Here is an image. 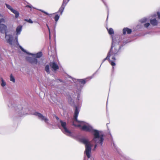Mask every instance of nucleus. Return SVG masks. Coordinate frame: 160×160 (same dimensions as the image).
Wrapping results in <instances>:
<instances>
[{"label":"nucleus","instance_id":"473e14b6","mask_svg":"<svg viewBox=\"0 0 160 160\" xmlns=\"http://www.w3.org/2000/svg\"><path fill=\"white\" fill-rule=\"evenodd\" d=\"M26 7L30 8H32V6L31 5H27Z\"/></svg>","mask_w":160,"mask_h":160},{"label":"nucleus","instance_id":"6ab92c4d","mask_svg":"<svg viewBox=\"0 0 160 160\" xmlns=\"http://www.w3.org/2000/svg\"><path fill=\"white\" fill-rule=\"evenodd\" d=\"M112 147L114 148L117 151V152L120 154V150L118 148L116 147V145H115L114 143H113L112 144Z\"/></svg>","mask_w":160,"mask_h":160},{"label":"nucleus","instance_id":"2f4dec72","mask_svg":"<svg viewBox=\"0 0 160 160\" xmlns=\"http://www.w3.org/2000/svg\"><path fill=\"white\" fill-rule=\"evenodd\" d=\"M157 15L158 17V18L160 19V13L159 12H157Z\"/></svg>","mask_w":160,"mask_h":160},{"label":"nucleus","instance_id":"58836bf2","mask_svg":"<svg viewBox=\"0 0 160 160\" xmlns=\"http://www.w3.org/2000/svg\"><path fill=\"white\" fill-rule=\"evenodd\" d=\"M96 146H97V145H95V147H94V148H96Z\"/></svg>","mask_w":160,"mask_h":160},{"label":"nucleus","instance_id":"9d476101","mask_svg":"<svg viewBox=\"0 0 160 160\" xmlns=\"http://www.w3.org/2000/svg\"><path fill=\"white\" fill-rule=\"evenodd\" d=\"M49 65L54 71H57L59 68V67L57 63L55 62H50Z\"/></svg>","mask_w":160,"mask_h":160},{"label":"nucleus","instance_id":"423d86ee","mask_svg":"<svg viewBox=\"0 0 160 160\" xmlns=\"http://www.w3.org/2000/svg\"><path fill=\"white\" fill-rule=\"evenodd\" d=\"M34 115L37 116L38 118L42 121H44L45 123L48 125L52 126V124L50 122L49 120L46 117H45L41 113L35 112Z\"/></svg>","mask_w":160,"mask_h":160},{"label":"nucleus","instance_id":"20e7f679","mask_svg":"<svg viewBox=\"0 0 160 160\" xmlns=\"http://www.w3.org/2000/svg\"><path fill=\"white\" fill-rule=\"evenodd\" d=\"M81 142L85 145V150L84 152L88 158H90L91 157V147L92 145L91 144V142L88 139L85 138L81 139Z\"/></svg>","mask_w":160,"mask_h":160},{"label":"nucleus","instance_id":"393cba45","mask_svg":"<svg viewBox=\"0 0 160 160\" xmlns=\"http://www.w3.org/2000/svg\"><path fill=\"white\" fill-rule=\"evenodd\" d=\"M68 102H69V103L71 105H72V104H73V103H74V102L73 101V100L71 98H70L68 99Z\"/></svg>","mask_w":160,"mask_h":160},{"label":"nucleus","instance_id":"4c0bfd02","mask_svg":"<svg viewBox=\"0 0 160 160\" xmlns=\"http://www.w3.org/2000/svg\"><path fill=\"white\" fill-rule=\"evenodd\" d=\"M58 80L60 82H62V81H61V80L60 79H58Z\"/></svg>","mask_w":160,"mask_h":160},{"label":"nucleus","instance_id":"0eeeda50","mask_svg":"<svg viewBox=\"0 0 160 160\" xmlns=\"http://www.w3.org/2000/svg\"><path fill=\"white\" fill-rule=\"evenodd\" d=\"M75 80H73V81L75 82H77V87L78 90L81 91V89L83 87V85L85 83L86 81L84 79H77L76 80L75 79Z\"/></svg>","mask_w":160,"mask_h":160},{"label":"nucleus","instance_id":"c85d7f7f","mask_svg":"<svg viewBox=\"0 0 160 160\" xmlns=\"http://www.w3.org/2000/svg\"><path fill=\"white\" fill-rule=\"evenodd\" d=\"M150 25V24L149 22L146 23L144 24V25L145 27L147 28Z\"/></svg>","mask_w":160,"mask_h":160},{"label":"nucleus","instance_id":"5701e85b","mask_svg":"<svg viewBox=\"0 0 160 160\" xmlns=\"http://www.w3.org/2000/svg\"><path fill=\"white\" fill-rule=\"evenodd\" d=\"M1 79L2 82L1 83V85L3 87L6 85V83L2 78H1Z\"/></svg>","mask_w":160,"mask_h":160},{"label":"nucleus","instance_id":"f257e3e1","mask_svg":"<svg viewBox=\"0 0 160 160\" xmlns=\"http://www.w3.org/2000/svg\"><path fill=\"white\" fill-rule=\"evenodd\" d=\"M79 111L80 107L75 106L74 118L72 120V125L76 127H81V129L83 130L92 133L94 135L93 141L96 144H99L102 146L103 141V135H100L99 131L93 129L92 127L88 123L78 120L77 118Z\"/></svg>","mask_w":160,"mask_h":160},{"label":"nucleus","instance_id":"72a5a7b5","mask_svg":"<svg viewBox=\"0 0 160 160\" xmlns=\"http://www.w3.org/2000/svg\"><path fill=\"white\" fill-rule=\"evenodd\" d=\"M48 31H49V38H50V28H48Z\"/></svg>","mask_w":160,"mask_h":160},{"label":"nucleus","instance_id":"f3484780","mask_svg":"<svg viewBox=\"0 0 160 160\" xmlns=\"http://www.w3.org/2000/svg\"><path fill=\"white\" fill-rule=\"evenodd\" d=\"M45 70L47 73H50V67L49 65H47L46 66Z\"/></svg>","mask_w":160,"mask_h":160},{"label":"nucleus","instance_id":"aec40b11","mask_svg":"<svg viewBox=\"0 0 160 160\" xmlns=\"http://www.w3.org/2000/svg\"><path fill=\"white\" fill-rule=\"evenodd\" d=\"M69 0H63L62 4H64V5H65V4H66V5L67 3H68V2L69 1ZM102 0L103 2L105 5L106 6L105 3L103 1V0Z\"/></svg>","mask_w":160,"mask_h":160},{"label":"nucleus","instance_id":"7c9ffc66","mask_svg":"<svg viewBox=\"0 0 160 160\" xmlns=\"http://www.w3.org/2000/svg\"><path fill=\"white\" fill-rule=\"evenodd\" d=\"M80 91L79 92V91L78 90V96H77V99L78 100H79V93H80Z\"/></svg>","mask_w":160,"mask_h":160},{"label":"nucleus","instance_id":"ddd939ff","mask_svg":"<svg viewBox=\"0 0 160 160\" xmlns=\"http://www.w3.org/2000/svg\"><path fill=\"white\" fill-rule=\"evenodd\" d=\"M150 22L153 26H157L158 24V21L155 18L151 19L150 20Z\"/></svg>","mask_w":160,"mask_h":160},{"label":"nucleus","instance_id":"b1692460","mask_svg":"<svg viewBox=\"0 0 160 160\" xmlns=\"http://www.w3.org/2000/svg\"><path fill=\"white\" fill-rule=\"evenodd\" d=\"M10 80L12 82H15V79L12 74H11L10 75Z\"/></svg>","mask_w":160,"mask_h":160},{"label":"nucleus","instance_id":"79ce46f5","mask_svg":"<svg viewBox=\"0 0 160 160\" xmlns=\"http://www.w3.org/2000/svg\"><path fill=\"white\" fill-rule=\"evenodd\" d=\"M61 93H63V92L62 91H61Z\"/></svg>","mask_w":160,"mask_h":160},{"label":"nucleus","instance_id":"6e6552de","mask_svg":"<svg viewBox=\"0 0 160 160\" xmlns=\"http://www.w3.org/2000/svg\"><path fill=\"white\" fill-rule=\"evenodd\" d=\"M18 46H19L20 48L22 50V51L25 52L26 53L28 54L32 55L34 57L38 58H40L42 55V52H39L36 54L31 53L27 52L26 50H25L24 48H23L21 46L19 45Z\"/></svg>","mask_w":160,"mask_h":160},{"label":"nucleus","instance_id":"cd10ccee","mask_svg":"<svg viewBox=\"0 0 160 160\" xmlns=\"http://www.w3.org/2000/svg\"><path fill=\"white\" fill-rule=\"evenodd\" d=\"M5 22V19L3 18H2L0 19V24L2 23H4Z\"/></svg>","mask_w":160,"mask_h":160},{"label":"nucleus","instance_id":"1a4fd4ad","mask_svg":"<svg viewBox=\"0 0 160 160\" xmlns=\"http://www.w3.org/2000/svg\"><path fill=\"white\" fill-rule=\"evenodd\" d=\"M6 6L7 8L9 9L12 12L15 14V17L16 18H17L19 16V13L18 11L13 9L12 8L10 5L6 4Z\"/></svg>","mask_w":160,"mask_h":160},{"label":"nucleus","instance_id":"c9c22d12","mask_svg":"<svg viewBox=\"0 0 160 160\" xmlns=\"http://www.w3.org/2000/svg\"><path fill=\"white\" fill-rule=\"evenodd\" d=\"M0 17L3 18V16L1 13H0Z\"/></svg>","mask_w":160,"mask_h":160},{"label":"nucleus","instance_id":"4be33fe9","mask_svg":"<svg viewBox=\"0 0 160 160\" xmlns=\"http://www.w3.org/2000/svg\"><path fill=\"white\" fill-rule=\"evenodd\" d=\"M147 18H144L141 19L140 21L142 23H143L147 22Z\"/></svg>","mask_w":160,"mask_h":160},{"label":"nucleus","instance_id":"c756f323","mask_svg":"<svg viewBox=\"0 0 160 160\" xmlns=\"http://www.w3.org/2000/svg\"><path fill=\"white\" fill-rule=\"evenodd\" d=\"M40 10V11H41L42 12L44 13H45V14H46L47 15H49V13H48V12H46L45 11L43 10L40 9V10Z\"/></svg>","mask_w":160,"mask_h":160},{"label":"nucleus","instance_id":"a19ab883","mask_svg":"<svg viewBox=\"0 0 160 160\" xmlns=\"http://www.w3.org/2000/svg\"><path fill=\"white\" fill-rule=\"evenodd\" d=\"M156 16V14H155L154 15V16Z\"/></svg>","mask_w":160,"mask_h":160},{"label":"nucleus","instance_id":"ea45409f","mask_svg":"<svg viewBox=\"0 0 160 160\" xmlns=\"http://www.w3.org/2000/svg\"><path fill=\"white\" fill-rule=\"evenodd\" d=\"M47 26L48 28H49V27H48V25L47 24Z\"/></svg>","mask_w":160,"mask_h":160},{"label":"nucleus","instance_id":"2eb2a0df","mask_svg":"<svg viewBox=\"0 0 160 160\" xmlns=\"http://www.w3.org/2000/svg\"><path fill=\"white\" fill-rule=\"evenodd\" d=\"M66 6V4H65V5H64V4H62L61 7L60 8L58 11V12H60V14L61 15L62 14V12L64 9L65 7Z\"/></svg>","mask_w":160,"mask_h":160},{"label":"nucleus","instance_id":"f8f14e48","mask_svg":"<svg viewBox=\"0 0 160 160\" xmlns=\"http://www.w3.org/2000/svg\"><path fill=\"white\" fill-rule=\"evenodd\" d=\"M132 32L131 29H129L128 28H124L122 30L123 34H126V32L128 34H130Z\"/></svg>","mask_w":160,"mask_h":160},{"label":"nucleus","instance_id":"dca6fc26","mask_svg":"<svg viewBox=\"0 0 160 160\" xmlns=\"http://www.w3.org/2000/svg\"><path fill=\"white\" fill-rule=\"evenodd\" d=\"M15 110L17 112H19L20 113H22V112L21 111V110H23L22 106L21 105H19L18 107L15 108Z\"/></svg>","mask_w":160,"mask_h":160},{"label":"nucleus","instance_id":"bb28decb","mask_svg":"<svg viewBox=\"0 0 160 160\" xmlns=\"http://www.w3.org/2000/svg\"><path fill=\"white\" fill-rule=\"evenodd\" d=\"M25 21L31 23H32L33 22V21L30 19H25Z\"/></svg>","mask_w":160,"mask_h":160},{"label":"nucleus","instance_id":"39448f33","mask_svg":"<svg viewBox=\"0 0 160 160\" xmlns=\"http://www.w3.org/2000/svg\"><path fill=\"white\" fill-rule=\"evenodd\" d=\"M59 123L61 124V127L62 128V129H61L62 132L68 136L72 137V134L71 132L66 127V122L60 120Z\"/></svg>","mask_w":160,"mask_h":160},{"label":"nucleus","instance_id":"f704fd0d","mask_svg":"<svg viewBox=\"0 0 160 160\" xmlns=\"http://www.w3.org/2000/svg\"><path fill=\"white\" fill-rule=\"evenodd\" d=\"M48 31H49V38H50V28H48Z\"/></svg>","mask_w":160,"mask_h":160},{"label":"nucleus","instance_id":"a878e982","mask_svg":"<svg viewBox=\"0 0 160 160\" xmlns=\"http://www.w3.org/2000/svg\"><path fill=\"white\" fill-rule=\"evenodd\" d=\"M59 18V16L58 15H56L54 19L56 22H57Z\"/></svg>","mask_w":160,"mask_h":160},{"label":"nucleus","instance_id":"e433bc0d","mask_svg":"<svg viewBox=\"0 0 160 160\" xmlns=\"http://www.w3.org/2000/svg\"><path fill=\"white\" fill-rule=\"evenodd\" d=\"M56 119L57 120H59V118L57 117V116H56Z\"/></svg>","mask_w":160,"mask_h":160},{"label":"nucleus","instance_id":"7ed1b4c3","mask_svg":"<svg viewBox=\"0 0 160 160\" xmlns=\"http://www.w3.org/2000/svg\"><path fill=\"white\" fill-rule=\"evenodd\" d=\"M7 30V26L4 24H0V32L2 33H5V38L8 43L11 45H19V44L18 41V37H15L14 39L12 35H7L6 32Z\"/></svg>","mask_w":160,"mask_h":160},{"label":"nucleus","instance_id":"412c9836","mask_svg":"<svg viewBox=\"0 0 160 160\" xmlns=\"http://www.w3.org/2000/svg\"><path fill=\"white\" fill-rule=\"evenodd\" d=\"M108 32L110 35H112L114 33V31L112 28H110L108 30L107 29Z\"/></svg>","mask_w":160,"mask_h":160},{"label":"nucleus","instance_id":"4468645a","mask_svg":"<svg viewBox=\"0 0 160 160\" xmlns=\"http://www.w3.org/2000/svg\"><path fill=\"white\" fill-rule=\"evenodd\" d=\"M22 27L21 25L18 26L16 29V34L17 36L20 34L22 31Z\"/></svg>","mask_w":160,"mask_h":160},{"label":"nucleus","instance_id":"a211bd4d","mask_svg":"<svg viewBox=\"0 0 160 160\" xmlns=\"http://www.w3.org/2000/svg\"><path fill=\"white\" fill-rule=\"evenodd\" d=\"M55 96L53 97L51 95V98L54 102L57 103V98L56 95H55Z\"/></svg>","mask_w":160,"mask_h":160},{"label":"nucleus","instance_id":"9b49d317","mask_svg":"<svg viewBox=\"0 0 160 160\" xmlns=\"http://www.w3.org/2000/svg\"><path fill=\"white\" fill-rule=\"evenodd\" d=\"M27 59L32 64H37L38 63L39 64H40V62H38V60L36 58L28 57L27 58Z\"/></svg>","mask_w":160,"mask_h":160},{"label":"nucleus","instance_id":"f03ea898","mask_svg":"<svg viewBox=\"0 0 160 160\" xmlns=\"http://www.w3.org/2000/svg\"><path fill=\"white\" fill-rule=\"evenodd\" d=\"M119 41L118 37L112 38L111 48L108 53L107 57L103 60L102 63L106 60H108L109 61L112 66L115 65V57L118 55V51L121 48V46L119 45Z\"/></svg>","mask_w":160,"mask_h":160}]
</instances>
